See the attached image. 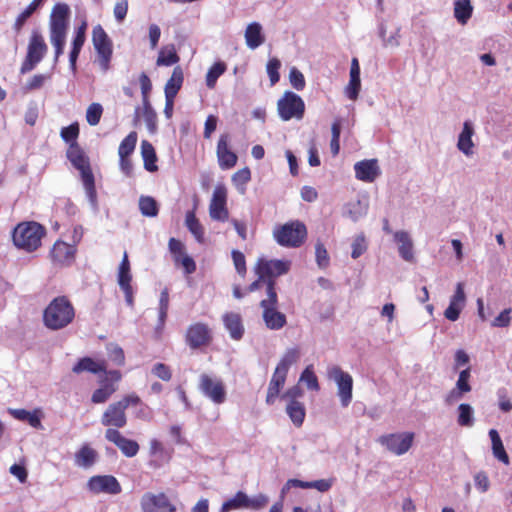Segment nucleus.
Instances as JSON below:
<instances>
[{
    "mask_svg": "<svg viewBox=\"0 0 512 512\" xmlns=\"http://www.w3.org/2000/svg\"><path fill=\"white\" fill-rule=\"evenodd\" d=\"M75 308L65 296L54 298L43 311V324L52 331L69 326L75 319Z\"/></svg>",
    "mask_w": 512,
    "mask_h": 512,
    "instance_id": "1",
    "label": "nucleus"
},
{
    "mask_svg": "<svg viewBox=\"0 0 512 512\" xmlns=\"http://www.w3.org/2000/svg\"><path fill=\"white\" fill-rule=\"evenodd\" d=\"M45 233V228L37 222H22L14 229L13 242L18 248L33 252L40 247Z\"/></svg>",
    "mask_w": 512,
    "mask_h": 512,
    "instance_id": "2",
    "label": "nucleus"
},
{
    "mask_svg": "<svg viewBox=\"0 0 512 512\" xmlns=\"http://www.w3.org/2000/svg\"><path fill=\"white\" fill-rule=\"evenodd\" d=\"M67 157L73 166L80 171L86 193L90 200L94 202L96 198V190L94 176L91 171L88 158L76 143H72L68 148Z\"/></svg>",
    "mask_w": 512,
    "mask_h": 512,
    "instance_id": "3",
    "label": "nucleus"
},
{
    "mask_svg": "<svg viewBox=\"0 0 512 512\" xmlns=\"http://www.w3.org/2000/svg\"><path fill=\"white\" fill-rule=\"evenodd\" d=\"M278 297L274 289V282L269 280L267 297L260 302L262 318L266 327L270 330H280L286 323V316L277 310Z\"/></svg>",
    "mask_w": 512,
    "mask_h": 512,
    "instance_id": "4",
    "label": "nucleus"
},
{
    "mask_svg": "<svg viewBox=\"0 0 512 512\" xmlns=\"http://www.w3.org/2000/svg\"><path fill=\"white\" fill-rule=\"evenodd\" d=\"M306 236V226L298 220L278 225L273 229L275 241L283 247H299L306 239Z\"/></svg>",
    "mask_w": 512,
    "mask_h": 512,
    "instance_id": "5",
    "label": "nucleus"
},
{
    "mask_svg": "<svg viewBox=\"0 0 512 512\" xmlns=\"http://www.w3.org/2000/svg\"><path fill=\"white\" fill-rule=\"evenodd\" d=\"M277 110L283 121H289L292 118L299 120L303 118L305 104L299 95L286 91L277 102Z\"/></svg>",
    "mask_w": 512,
    "mask_h": 512,
    "instance_id": "6",
    "label": "nucleus"
},
{
    "mask_svg": "<svg viewBox=\"0 0 512 512\" xmlns=\"http://www.w3.org/2000/svg\"><path fill=\"white\" fill-rule=\"evenodd\" d=\"M327 377L335 382L341 405L347 407L352 401V376L343 371L339 366L334 365L327 369Z\"/></svg>",
    "mask_w": 512,
    "mask_h": 512,
    "instance_id": "7",
    "label": "nucleus"
},
{
    "mask_svg": "<svg viewBox=\"0 0 512 512\" xmlns=\"http://www.w3.org/2000/svg\"><path fill=\"white\" fill-rule=\"evenodd\" d=\"M47 52V45L43 36L38 31H33L28 48L27 55L22 63L20 72L25 74L35 68V66L42 60Z\"/></svg>",
    "mask_w": 512,
    "mask_h": 512,
    "instance_id": "8",
    "label": "nucleus"
},
{
    "mask_svg": "<svg viewBox=\"0 0 512 512\" xmlns=\"http://www.w3.org/2000/svg\"><path fill=\"white\" fill-rule=\"evenodd\" d=\"M92 42L98 54L99 66L102 71L106 72L112 57V42L101 25L93 28Z\"/></svg>",
    "mask_w": 512,
    "mask_h": 512,
    "instance_id": "9",
    "label": "nucleus"
},
{
    "mask_svg": "<svg viewBox=\"0 0 512 512\" xmlns=\"http://www.w3.org/2000/svg\"><path fill=\"white\" fill-rule=\"evenodd\" d=\"M291 267V261L289 260H265L259 259L254 271L260 279H266V286L268 287V281L271 280L275 283L272 278L284 275L288 273Z\"/></svg>",
    "mask_w": 512,
    "mask_h": 512,
    "instance_id": "10",
    "label": "nucleus"
},
{
    "mask_svg": "<svg viewBox=\"0 0 512 512\" xmlns=\"http://www.w3.org/2000/svg\"><path fill=\"white\" fill-rule=\"evenodd\" d=\"M200 392L215 404H222L226 400V389L221 379L202 374L199 378Z\"/></svg>",
    "mask_w": 512,
    "mask_h": 512,
    "instance_id": "11",
    "label": "nucleus"
},
{
    "mask_svg": "<svg viewBox=\"0 0 512 512\" xmlns=\"http://www.w3.org/2000/svg\"><path fill=\"white\" fill-rule=\"evenodd\" d=\"M413 432H400L383 435L379 438V443L387 448L391 453L400 456L409 451L413 444Z\"/></svg>",
    "mask_w": 512,
    "mask_h": 512,
    "instance_id": "12",
    "label": "nucleus"
},
{
    "mask_svg": "<svg viewBox=\"0 0 512 512\" xmlns=\"http://www.w3.org/2000/svg\"><path fill=\"white\" fill-rule=\"evenodd\" d=\"M142 512H176V507L163 493L146 492L140 500Z\"/></svg>",
    "mask_w": 512,
    "mask_h": 512,
    "instance_id": "13",
    "label": "nucleus"
},
{
    "mask_svg": "<svg viewBox=\"0 0 512 512\" xmlns=\"http://www.w3.org/2000/svg\"><path fill=\"white\" fill-rule=\"evenodd\" d=\"M209 216L212 220L225 222L229 218L227 209V190L224 186L218 185L213 190L209 204Z\"/></svg>",
    "mask_w": 512,
    "mask_h": 512,
    "instance_id": "14",
    "label": "nucleus"
},
{
    "mask_svg": "<svg viewBox=\"0 0 512 512\" xmlns=\"http://www.w3.org/2000/svg\"><path fill=\"white\" fill-rule=\"evenodd\" d=\"M88 489L95 493L119 494L121 486L118 480L111 475L93 476L87 483Z\"/></svg>",
    "mask_w": 512,
    "mask_h": 512,
    "instance_id": "15",
    "label": "nucleus"
},
{
    "mask_svg": "<svg viewBox=\"0 0 512 512\" xmlns=\"http://www.w3.org/2000/svg\"><path fill=\"white\" fill-rule=\"evenodd\" d=\"M105 438L115 444L126 457H134L139 451V444L136 441L124 437L116 429H107Z\"/></svg>",
    "mask_w": 512,
    "mask_h": 512,
    "instance_id": "16",
    "label": "nucleus"
},
{
    "mask_svg": "<svg viewBox=\"0 0 512 512\" xmlns=\"http://www.w3.org/2000/svg\"><path fill=\"white\" fill-rule=\"evenodd\" d=\"M230 137L228 134H222L217 143V158L219 166L222 169H230L237 163V155L229 148Z\"/></svg>",
    "mask_w": 512,
    "mask_h": 512,
    "instance_id": "17",
    "label": "nucleus"
},
{
    "mask_svg": "<svg viewBox=\"0 0 512 512\" xmlns=\"http://www.w3.org/2000/svg\"><path fill=\"white\" fill-rule=\"evenodd\" d=\"M126 409L119 403L110 404L102 415L101 423L104 426L122 428L127 423Z\"/></svg>",
    "mask_w": 512,
    "mask_h": 512,
    "instance_id": "18",
    "label": "nucleus"
},
{
    "mask_svg": "<svg viewBox=\"0 0 512 512\" xmlns=\"http://www.w3.org/2000/svg\"><path fill=\"white\" fill-rule=\"evenodd\" d=\"M75 253L76 247L74 245L58 240L50 251V257L56 264L69 265L73 262Z\"/></svg>",
    "mask_w": 512,
    "mask_h": 512,
    "instance_id": "19",
    "label": "nucleus"
},
{
    "mask_svg": "<svg viewBox=\"0 0 512 512\" xmlns=\"http://www.w3.org/2000/svg\"><path fill=\"white\" fill-rule=\"evenodd\" d=\"M69 7L67 4H56L50 16V33H67Z\"/></svg>",
    "mask_w": 512,
    "mask_h": 512,
    "instance_id": "20",
    "label": "nucleus"
},
{
    "mask_svg": "<svg viewBox=\"0 0 512 512\" xmlns=\"http://www.w3.org/2000/svg\"><path fill=\"white\" fill-rule=\"evenodd\" d=\"M466 303L464 284L459 282L456 285L455 293L450 298V303L444 312V316L450 321H456Z\"/></svg>",
    "mask_w": 512,
    "mask_h": 512,
    "instance_id": "21",
    "label": "nucleus"
},
{
    "mask_svg": "<svg viewBox=\"0 0 512 512\" xmlns=\"http://www.w3.org/2000/svg\"><path fill=\"white\" fill-rule=\"evenodd\" d=\"M188 345L195 349L204 346L210 341V330L207 325L203 323H196L191 325L186 334Z\"/></svg>",
    "mask_w": 512,
    "mask_h": 512,
    "instance_id": "22",
    "label": "nucleus"
},
{
    "mask_svg": "<svg viewBox=\"0 0 512 512\" xmlns=\"http://www.w3.org/2000/svg\"><path fill=\"white\" fill-rule=\"evenodd\" d=\"M355 176L363 182H373L381 173L376 159L362 160L354 165Z\"/></svg>",
    "mask_w": 512,
    "mask_h": 512,
    "instance_id": "23",
    "label": "nucleus"
},
{
    "mask_svg": "<svg viewBox=\"0 0 512 512\" xmlns=\"http://www.w3.org/2000/svg\"><path fill=\"white\" fill-rule=\"evenodd\" d=\"M226 330L233 340H240L244 334V325L241 315L235 312H227L222 316Z\"/></svg>",
    "mask_w": 512,
    "mask_h": 512,
    "instance_id": "24",
    "label": "nucleus"
},
{
    "mask_svg": "<svg viewBox=\"0 0 512 512\" xmlns=\"http://www.w3.org/2000/svg\"><path fill=\"white\" fill-rule=\"evenodd\" d=\"M107 363L105 360H94L90 357L81 358L72 368V371L76 374L82 372H90L92 374H99L106 372Z\"/></svg>",
    "mask_w": 512,
    "mask_h": 512,
    "instance_id": "25",
    "label": "nucleus"
},
{
    "mask_svg": "<svg viewBox=\"0 0 512 512\" xmlns=\"http://www.w3.org/2000/svg\"><path fill=\"white\" fill-rule=\"evenodd\" d=\"M245 42L248 48L254 50L265 42L263 27L259 22H251L244 32Z\"/></svg>",
    "mask_w": 512,
    "mask_h": 512,
    "instance_id": "26",
    "label": "nucleus"
},
{
    "mask_svg": "<svg viewBox=\"0 0 512 512\" xmlns=\"http://www.w3.org/2000/svg\"><path fill=\"white\" fill-rule=\"evenodd\" d=\"M394 240L398 244V251L400 256L407 262L414 261L413 241L406 231H396L394 233Z\"/></svg>",
    "mask_w": 512,
    "mask_h": 512,
    "instance_id": "27",
    "label": "nucleus"
},
{
    "mask_svg": "<svg viewBox=\"0 0 512 512\" xmlns=\"http://www.w3.org/2000/svg\"><path fill=\"white\" fill-rule=\"evenodd\" d=\"M474 135V127L470 121L463 123V129L458 136L457 148L466 156L473 154L474 143L472 136Z\"/></svg>",
    "mask_w": 512,
    "mask_h": 512,
    "instance_id": "28",
    "label": "nucleus"
},
{
    "mask_svg": "<svg viewBox=\"0 0 512 512\" xmlns=\"http://www.w3.org/2000/svg\"><path fill=\"white\" fill-rule=\"evenodd\" d=\"M149 454L153 457L149 462V466L154 469L160 468L164 463L169 461V455L167 454L163 444L157 439L150 440Z\"/></svg>",
    "mask_w": 512,
    "mask_h": 512,
    "instance_id": "29",
    "label": "nucleus"
},
{
    "mask_svg": "<svg viewBox=\"0 0 512 512\" xmlns=\"http://www.w3.org/2000/svg\"><path fill=\"white\" fill-rule=\"evenodd\" d=\"M300 359V351L298 348H289L282 355L279 363L277 364L274 372L278 373L284 377H287L288 371L290 367L297 363Z\"/></svg>",
    "mask_w": 512,
    "mask_h": 512,
    "instance_id": "30",
    "label": "nucleus"
},
{
    "mask_svg": "<svg viewBox=\"0 0 512 512\" xmlns=\"http://www.w3.org/2000/svg\"><path fill=\"white\" fill-rule=\"evenodd\" d=\"M369 204L366 199H358L356 201L349 202L345 207L344 215L349 217L352 221L357 222L368 212Z\"/></svg>",
    "mask_w": 512,
    "mask_h": 512,
    "instance_id": "31",
    "label": "nucleus"
},
{
    "mask_svg": "<svg viewBox=\"0 0 512 512\" xmlns=\"http://www.w3.org/2000/svg\"><path fill=\"white\" fill-rule=\"evenodd\" d=\"M286 378L287 377H284L278 373H275V372L273 373V375L270 379L269 385H268L267 395H266V403L268 405H272L275 403L276 399L280 395L281 389L285 385Z\"/></svg>",
    "mask_w": 512,
    "mask_h": 512,
    "instance_id": "32",
    "label": "nucleus"
},
{
    "mask_svg": "<svg viewBox=\"0 0 512 512\" xmlns=\"http://www.w3.org/2000/svg\"><path fill=\"white\" fill-rule=\"evenodd\" d=\"M184 80L183 70L180 66L173 69L172 75L165 84V96L176 97Z\"/></svg>",
    "mask_w": 512,
    "mask_h": 512,
    "instance_id": "33",
    "label": "nucleus"
},
{
    "mask_svg": "<svg viewBox=\"0 0 512 512\" xmlns=\"http://www.w3.org/2000/svg\"><path fill=\"white\" fill-rule=\"evenodd\" d=\"M141 155L144 161V168L149 172H155L158 170V167L156 165L157 156L155 153V149L153 145L143 140L141 142Z\"/></svg>",
    "mask_w": 512,
    "mask_h": 512,
    "instance_id": "34",
    "label": "nucleus"
},
{
    "mask_svg": "<svg viewBox=\"0 0 512 512\" xmlns=\"http://www.w3.org/2000/svg\"><path fill=\"white\" fill-rule=\"evenodd\" d=\"M473 6L470 0H456L454 3V17L461 25H465L471 18Z\"/></svg>",
    "mask_w": 512,
    "mask_h": 512,
    "instance_id": "35",
    "label": "nucleus"
},
{
    "mask_svg": "<svg viewBox=\"0 0 512 512\" xmlns=\"http://www.w3.org/2000/svg\"><path fill=\"white\" fill-rule=\"evenodd\" d=\"M489 437L492 442V452L495 458H497L499 461L503 462L504 464L509 463V457L504 449L502 440L495 429H491L489 431Z\"/></svg>",
    "mask_w": 512,
    "mask_h": 512,
    "instance_id": "36",
    "label": "nucleus"
},
{
    "mask_svg": "<svg viewBox=\"0 0 512 512\" xmlns=\"http://www.w3.org/2000/svg\"><path fill=\"white\" fill-rule=\"evenodd\" d=\"M185 224L195 239L202 243L204 241V229L199 220L196 218L194 211H188L185 217Z\"/></svg>",
    "mask_w": 512,
    "mask_h": 512,
    "instance_id": "37",
    "label": "nucleus"
},
{
    "mask_svg": "<svg viewBox=\"0 0 512 512\" xmlns=\"http://www.w3.org/2000/svg\"><path fill=\"white\" fill-rule=\"evenodd\" d=\"M457 423L462 427H472L475 422L474 409L470 404L462 403L457 408Z\"/></svg>",
    "mask_w": 512,
    "mask_h": 512,
    "instance_id": "38",
    "label": "nucleus"
},
{
    "mask_svg": "<svg viewBox=\"0 0 512 512\" xmlns=\"http://www.w3.org/2000/svg\"><path fill=\"white\" fill-rule=\"evenodd\" d=\"M180 60L173 45L165 46L160 49L156 64L158 66H171Z\"/></svg>",
    "mask_w": 512,
    "mask_h": 512,
    "instance_id": "39",
    "label": "nucleus"
},
{
    "mask_svg": "<svg viewBox=\"0 0 512 512\" xmlns=\"http://www.w3.org/2000/svg\"><path fill=\"white\" fill-rule=\"evenodd\" d=\"M286 412L289 415L291 421L296 426H301L305 418L304 405L299 401L289 402L286 407Z\"/></svg>",
    "mask_w": 512,
    "mask_h": 512,
    "instance_id": "40",
    "label": "nucleus"
},
{
    "mask_svg": "<svg viewBox=\"0 0 512 512\" xmlns=\"http://www.w3.org/2000/svg\"><path fill=\"white\" fill-rule=\"evenodd\" d=\"M246 503L247 494L239 491L235 494L234 497L230 498L222 504L220 512H229L231 510L246 508Z\"/></svg>",
    "mask_w": 512,
    "mask_h": 512,
    "instance_id": "41",
    "label": "nucleus"
},
{
    "mask_svg": "<svg viewBox=\"0 0 512 512\" xmlns=\"http://www.w3.org/2000/svg\"><path fill=\"white\" fill-rule=\"evenodd\" d=\"M139 209L142 215L146 217H155L159 211L156 200L150 196H141L139 198Z\"/></svg>",
    "mask_w": 512,
    "mask_h": 512,
    "instance_id": "42",
    "label": "nucleus"
},
{
    "mask_svg": "<svg viewBox=\"0 0 512 512\" xmlns=\"http://www.w3.org/2000/svg\"><path fill=\"white\" fill-rule=\"evenodd\" d=\"M96 456L95 450L85 446L76 454L75 462L78 466L87 468L95 462Z\"/></svg>",
    "mask_w": 512,
    "mask_h": 512,
    "instance_id": "43",
    "label": "nucleus"
},
{
    "mask_svg": "<svg viewBox=\"0 0 512 512\" xmlns=\"http://www.w3.org/2000/svg\"><path fill=\"white\" fill-rule=\"evenodd\" d=\"M137 143V133L130 132L120 143L118 154L119 158L128 157L133 153Z\"/></svg>",
    "mask_w": 512,
    "mask_h": 512,
    "instance_id": "44",
    "label": "nucleus"
},
{
    "mask_svg": "<svg viewBox=\"0 0 512 512\" xmlns=\"http://www.w3.org/2000/svg\"><path fill=\"white\" fill-rule=\"evenodd\" d=\"M299 382L305 383L307 388L312 391L320 389L318 378L315 375L313 365H308L300 375Z\"/></svg>",
    "mask_w": 512,
    "mask_h": 512,
    "instance_id": "45",
    "label": "nucleus"
},
{
    "mask_svg": "<svg viewBox=\"0 0 512 512\" xmlns=\"http://www.w3.org/2000/svg\"><path fill=\"white\" fill-rule=\"evenodd\" d=\"M142 117L150 133L157 131V114L150 103L143 104Z\"/></svg>",
    "mask_w": 512,
    "mask_h": 512,
    "instance_id": "46",
    "label": "nucleus"
},
{
    "mask_svg": "<svg viewBox=\"0 0 512 512\" xmlns=\"http://www.w3.org/2000/svg\"><path fill=\"white\" fill-rule=\"evenodd\" d=\"M226 71V65L223 62H216L208 70L206 74V85L208 88L213 89L216 85L217 79Z\"/></svg>",
    "mask_w": 512,
    "mask_h": 512,
    "instance_id": "47",
    "label": "nucleus"
},
{
    "mask_svg": "<svg viewBox=\"0 0 512 512\" xmlns=\"http://www.w3.org/2000/svg\"><path fill=\"white\" fill-rule=\"evenodd\" d=\"M115 391L116 388L112 384L106 383L101 388L93 392L91 400L96 404L104 403Z\"/></svg>",
    "mask_w": 512,
    "mask_h": 512,
    "instance_id": "48",
    "label": "nucleus"
},
{
    "mask_svg": "<svg viewBox=\"0 0 512 512\" xmlns=\"http://www.w3.org/2000/svg\"><path fill=\"white\" fill-rule=\"evenodd\" d=\"M333 479H319L314 481H302V489H316L319 492H327L333 486Z\"/></svg>",
    "mask_w": 512,
    "mask_h": 512,
    "instance_id": "49",
    "label": "nucleus"
},
{
    "mask_svg": "<svg viewBox=\"0 0 512 512\" xmlns=\"http://www.w3.org/2000/svg\"><path fill=\"white\" fill-rule=\"evenodd\" d=\"M43 0H33L26 8L21 12L15 21V29L20 30L24 25L25 21L36 11L41 5Z\"/></svg>",
    "mask_w": 512,
    "mask_h": 512,
    "instance_id": "50",
    "label": "nucleus"
},
{
    "mask_svg": "<svg viewBox=\"0 0 512 512\" xmlns=\"http://www.w3.org/2000/svg\"><path fill=\"white\" fill-rule=\"evenodd\" d=\"M103 114V107L99 103H92L86 110V120L89 125L96 126L101 119Z\"/></svg>",
    "mask_w": 512,
    "mask_h": 512,
    "instance_id": "51",
    "label": "nucleus"
},
{
    "mask_svg": "<svg viewBox=\"0 0 512 512\" xmlns=\"http://www.w3.org/2000/svg\"><path fill=\"white\" fill-rule=\"evenodd\" d=\"M106 348L109 359L116 365L123 366L125 363V355L123 349L115 343H109Z\"/></svg>",
    "mask_w": 512,
    "mask_h": 512,
    "instance_id": "52",
    "label": "nucleus"
},
{
    "mask_svg": "<svg viewBox=\"0 0 512 512\" xmlns=\"http://www.w3.org/2000/svg\"><path fill=\"white\" fill-rule=\"evenodd\" d=\"M349 82L346 85L344 92L345 95L350 99L355 101L358 96L359 92L361 90V79L360 76H349Z\"/></svg>",
    "mask_w": 512,
    "mask_h": 512,
    "instance_id": "53",
    "label": "nucleus"
},
{
    "mask_svg": "<svg viewBox=\"0 0 512 512\" xmlns=\"http://www.w3.org/2000/svg\"><path fill=\"white\" fill-rule=\"evenodd\" d=\"M67 33H50V42L55 48V63L63 53Z\"/></svg>",
    "mask_w": 512,
    "mask_h": 512,
    "instance_id": "54",
    "label": "nucleus"
},
{
    "mask_svg": "<svg viewBox=\"0 0 512 512\" xmlns=\"http://www.w3.org/2000/svg\"><path fill=\"white\" fill-rule=\"evenodd\" d=\"M280 67H281V62L277 58H271L267 63L266 71L269 76L271 86L275 85L280 79V75H279Z\"/></svg>",
    "mask_w": 512,
    "mask_h": 512,
    "instance_id": "55",
    "label": "nucleus"
},
{
    "mask_svg": "<svg viewBox=\"0 0 512 512\" xmlns=\"http://www.w3.org/2000/svg\"><path fill=\"white\" fill-rule=\"evenodd\" d=\"M168 308H169V292H168V289L165 288L164 290H162V292L160 294V299H159L158 318H159V323L161 325H163L166 320Z\"/></svg>",
    "mask_w": 512,
    "mask_h": 512,
    "instance_id": "56",
    "label": "nucleus"
},
{
    "mask_svg": "<svg viewBox=\"0 0 512 512\" xmlns=\"http://www.w3.org/2000/svg\"><path fill=\"white\" fill-rule=\"evenodd\" d=\"M367 250V243L364 234L357 235L352 243L351 257L359 258Z\"/></svg>",
    "mask_w": 512,
    "mask_h": 512,
    "instance_id": "57",
    "label": "nucleus"
},
{
    "mask_svg": "<svg viewBox=\"0 0 512 512\" xmlns=\"http://www.w3.org/2000/svg\"><path fill=\"white\" fill-rule=\"evenodd\" d=\"M289 80L293 88L298 91L304 89L306 82L303 73L296 67H292L289 72Z\"/></svg>",
    "mask_w": 512,
    "mask_h": 512,
    "instance_id": "58",
    "label": "nucleus"
},
{
    "mask_svg": "<svg viewBox=\"0 0 512 512\" xmlns=\"http://www.w3.org/2000/svg\"><path fill=\"white\" fill-rule=\"evenodd\" d=\"M128 12V0H116L113 14L118 23H122Z\"/></svg>",
    "mask_w": 512,
    "mask_h": 512,
    "instance_id": "59",
    "label": "nucleus"
},
{
    "mask_svg": "<svg viewBox=\"0 0 512 512\" xmlns=\"http://www.w3.org/2000/svg\"><path fill=\"white\" fill-rule=\"evenodd\" d=\"M315 256L317 265L320 268H326L329 264V256L326 248L320 242H318L315 246Z\"/></svg>",
    "mask_w": 512,
    "mask_h": 512,
    "instance_id": "60",
    "label": "nucleus"
},
{
    "mask_svg": "<svg viewBox=\"0 0 512 512\" xmlns=\"http://www.w3.org/2000/svg\"><path fill=\"white\" fill-rule=\"evenodd\" d=\"M51 78L50 74H36L26 84V90L32 91L41 88Z\"/></svg>",
    "mask_w": 512,
    "mask_h": 512,
    "instance_id": "61",
    "label": "nucleus"
},
{
    "mask_svg": "<svg viewBox=\"0 0 512 512\" xmlns=\"http://www.w3.org/2000/svg\"><path fill=\"white\" fill-rule=\"evenodd\" d=\"M140 87H141V93H142V104H147L149 102V93L152 89V84L149 79V77L142 73L139 77Z\"/></svg>",
    "mask_w": 512,
    "mask_h": 512,
    "instance_id": "62",
    "label": "nucleus"
},
{
    "mask_svg": "<svg viewBox=\"0 0 512 512\" xmlns=\"http://www.w3.org/2000/svg\"><path fill=\"white\" fill-rule=\"evenodd\" d=\"M151 372L153 375H155L157 378H159L163 381H169L172 377L170 368L163 363L155 364L153 366Z\"/></svg>",
    "mask_w": 512,
    "mask_h": 512,
    "instance_id": "63",
    "label": "nucleus"
},
{
    "mask_svg": "<svg viewBox=\"0 0 512 512\" xmlns=\"http://www.w3.org/2000/svg\"><path fill=\"white\" fill-rule=\"evenodd\" d=\"M232 259H233V263H234L236 271L241 276H244L246 273V262H245L244 254L238 250H233L232 251Z\"/></svg>",
    "mask_w": 512,
    "mask_h": 512,
    "instance_id": "64",
    "label": "nucleus"
}]
</instances>
